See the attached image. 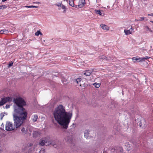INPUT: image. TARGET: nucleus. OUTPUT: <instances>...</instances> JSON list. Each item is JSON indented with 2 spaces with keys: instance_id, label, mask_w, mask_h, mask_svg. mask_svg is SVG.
<instances>
[{
  "instance_id": "nucleus-1",
  "label": "nucleus",
  "mask_w": 153,
  "mask_h": 153,
  "mask_svg": "<svg viewBox=\"0 0 153 153\" xmlns=\"http://www.w3.org/2000/svg\"><path fill=\"white\" fill-rule=\"evenodd\" d=\"M16 105L14 106L13 114L14 125L16 128L20 127L27 119V113L23 107L26 105L25 100L21 97L14 98L13 100Z\"/></svg>"
},
{
  "instance_id": "nucleus-2",
  "label": "nucleus",
  "mask_w": 153,
  "mask_h": 153,
  "mask_svg": "<svg viewBox=\"0 0 153 153\" xmlns=\"http://www.w3.org/2000/svg\"><path fill=\"white\" fill-rule=\"evenodd\" d=\"M53 115L55 120L63 128H68L73 115L71 112L66 111L65 107L59 105L54 109Z\"/></svg>"
},
{
  "instance_id": "nucleus-3",
  "label": "nucleus",
  "mask_w": 153,
  "mask_h": 153,
  "mask_svg": "<svg viewBox=\"0 0 153 153\" xmlns=\"http://www.w3.org/2000/svg\"><path fill=\"white\" fill-rule=\"evenodd\" d=\"M15 126L12 122L7 121L5 124V129L7 131H11L15 129Z\"/></svg>"
},
{
  "instance_id": "nucleus-4",
  "label": "nucleus",
  "mask_w": 153,
  "mask_h": 153,
  "mask_svg": "<svg viewBox=\"0 0 153 153\" xmlns=\"http://www.w3.org/2000/svg\"><path fill=\"white\" fill-rule=\"evenodd\" d=\"M21 131L24 134H31L32 130L31 127L29 126H25L21 128Z\"/></svg>"
},
{
  "instance_id": "nucleus-5",
  "label": "nucleus",
  "mask_w": 153,
  "mask_h": 153,
  "mask_svg": "<svg viewBox=\"0 0 153 153\" xmlns=\"http://www.w3.org/2000/svg\"><path fill=\"white\" fill-rule=\"evenodd\" d=\"M12 101V99L9 97H4L1 99L0 101V105H2L7 102H10Z\"/></svg>"
},
{
  "instance_id": "nucleus-6",
  "label": "nucleus",
  "mask_w": 153,
  "mask_h": 153,
  "mask_svg": "<svg viewBox=\"0 0 153 153\" xmlns=\"http://www.w3.org/2000/svg\"><path fill=\"white\" fill-rule=\"evenodd\" d=\"M55 5L59 7L58 9L59 10H60L61 9L63 10V13H65L66 12L67 8L64 5L62 4V2L56 3Z\"/></svg>"
},
{
  "instance_id": "nucleus-7",
  "label": "nucleus",
  "mask_w": 153,
  "mask_h": 153,
  "mask_svg": "<svg viewBox=\"0 0 153 153\" xmlns=\"http://www.w3.org/2000/svg\"><path fill=\"white\" fill-rule=\"evenodd\" d=\"M48 138H43L40 140L39 142V144L40 146H43L45 143H46V145H48L47 144L48 143Z\"/></svg>"
},
{
  "instance_id": "nucleus-8",
  "label": "nucleus",
  "mask_w": 153,
  "mask_h": 153,
  "mask_svg": "<svg viewBox=\"0 0 153 153\" xmlns=\"http://www.w3.org/2000/svg\"><path fill=\"white\" fill-rule=\"evenodd\" d=\"M132 59L134 63L143 62V59L142 58H140L138 56L134 57Z\"/></svg>"
},
{
  "instance_id": "nucleus-9",
  "label": "nucleus",
  "mask_w": 153,
  "mask_h": 153,
  "mask_svg": "<svg viewBox=\"0 0 153 153\" xmlns=\"http://www.w3.org/2000/svg\"><path fill=\"white\" fill-rule=\"evenodd\" d=\"M134 30V29L131 27L129 30H124V32L125 33V34L126 35H128L129 34H131L133 31Z\"/></svg>"
},
{
  "instance_id": "nucleus-10",
  "label": "nucleus",
  "mask_w": 153,
  "mask_h": 153,
  "mask_svg": "<svg viewBox=\"0 0 153 153\" xmlns=\"http://www.w3.org/2000/svg\"><path fill=\"white\" fill-rule=\"evenodd\" d=\"M85 0H80L79 2V4L78 6L79 7H82L85 4Z\"/></svg>"
},
{
  "instance_id": "nucleus-11",
  "label": "nucleus",
  "mask_w": 153,
  "mask_h": 153,
  "mask_svg": "<svg viewBox=\"0 0 153 153\" xmlns=\"http://www.w3.org/2000/svg\"><path fill=\"white\" fill-rule=\"evenodd\" d=\"M50 145H52L54 147H56V143L54 141L51 140H48V143L47 144V145L48 146Z\"/></svg>"
},
{
  "instance_id": "nucleus-12",
  "label": "nucleus",
  "mask_w": 153,
  "mask_h": 153,
  "mask_svg": "<svg viewBox=\"0 0 153 153\" xmlns=\"http://www.w3.org/2000/svg\"><path fill=\"white\" fill-rule=\"evenodd\" d=\"M92 72L91 70H87L84 72V74L86 76H89Z\"/></svg>"
},
{
  "instance_id": "nucleus-13",
  "label": "nucleus",
  "mask_w": 153,
  "mask_h": 153,
  "mask_svg": "<svg viewBox=\"0 0 153 153\" xmlns=\"http://www.w3.org/2000/svg\"><path fill=\"white\" fill-rule=\"evenodd\" d=\"M100 26L103 30H109V27L106 25L105 24H101L100 25Z\"/></svg>"
},
{
  "instance_id": "nucleus-14",
  "label": "nucleus",
  "mask_w": 153,
  "mask_h": 153,
  "mask_svg": "<svg viewBox=\"0 0 153 153\" xmlns=\"http://www.w3.org/2000/svg\"><path fill=\"white\" fill-rule=\"evenodd\" d=\"M81 78H77V79H75L74 80V82L76 83L77 84H79V85L81 86Z\"/></svg>"
},
{
  "instance_id": "nucleus-15",
  "label": "nucleus",
  "mask_w": 153,
  "mask_h": 153,
  "mask_svg": "<svg viewBox=\"0 0 153 153\" xmlns=\"http://www.w3.org/2000/svg\"><path fill=\"white\" fill-rule=\"evenodd\" d=\"M38 118V116L37 115L35 114L33 115L32 116V120L33 121L35 122L37 121V120Z\"/></svg>"
},
{
  "instance_id": "nucleus-16",
  "label": "nucleus",
  "mask_w": 153,
  "mask_h": 153,
  "mask_svg": "<svg viewBox=\"0 0 153 153\" xmlns=\"http://www.w3.org/2000/svg\"><path fill=\"white\" fill-rule=\"evenodd\" d=\"M89 131L88 130H86L84 132V134L85 137L87 138L89 137Z\"/></svg>"
},
{
  "instance_id": "nucleus-17",
  "label": "nucleus",
  "mask_w": 153,
  "mask_h": 153,
  "mask_svg": "<svg viewBox=\"0 0 153 153\" xmlns=\"http://www.w3.org/2000/svg\"><path fill=\"white\" fill-rule=\"evenodd\" d=\"M74 0H69V4L72 7H74Z\"/></svg>"
},
{
  "instance_id": "nucleus-18",
  "label": "nucleus",
  "mask_w": 153,
  "mask_h": 153,
  "mask_svg": "<svg viewBox=\"0 0 153 153\" xmlns=\"http://www.w3.org/2000/svg\"><path fill=\"white\" fill-rule=\"evenodd\" d=\"M72 137L71 136H69L67 137L66 139V141L70 143L72 141Z\"/></svg>"
},
{
  "instance_id": "nucleus-19",
  "label": "nucleus",
  "mask_w": 153,
  "mask_h": 153,
  "mask_svg": "<svg viewBox=\"0 0 153 153\" xmlns=\"http://www.w3.org/2000/svg\"><path fill=\"white\" fill-rule=\"evenodd\" d=\"M1 34H7L8 33V31L7 30H1L0 32Z\"/></svg>"
},
{
  "instance_id": "nucleus-20",
  "label": "nucleus",
  "mask_w": 153,
  "mask_h": 153,
  "mask_svg": "<svg viewBox=\"0 0 153 153\" xmlns=\"http://www.w3.org/2000/svg\"><path fill=\"white\" fill-rule=\"evenodd\" d=\"M95 13L97 14H99L100 16H103L104 14L102 15L101 11L100 10H95Z\"/></svg>"
},
{
  "instance_id": "nucleus-21",
  "label": "nucleus",
  "mask_w": 153,
  "mask_h": 153,
  "mask_svg": "<svg viewBox=\"0 0 153 153\" xmlns=\"http://www.w3.org/2000/svg\"><path fill=\"white\" fill-rule=\"evenodd\" d=\"M100 58L103 59H105L106 60H111V59H110V58H107L104 56H101Z\"/></svg>"
},
{
  "instance_id": "nucleus-22",
  "label": "nucleus",
  "mask_w": 153,
  "mask_h": 153,
  "mask_svg": "<svg viewBox=\"0 0 153 153\" xmlns=\"http://www.w3.org/2000/svg\"><path fill=\"white\" fill-rule=\"evenodd\" d=\"M93 85L96 88H98L100 86V83H95L93 84Z\"/></svg>"
},
{
  "instance_id": "nucleus-23",
  "label": "nucleus",
  "mask_w": 153,
  "mask_h": 153,
  "mask_svg": "<svg viewBox=\"0 0 153 153\" xmlns=\"http://www.w3.org/2000/svg\"><path fill=\"white\" fill-rule=\"evenodd\" d=\"M144 28L146 31H149L151 32H152V31L149 27L147 26H145L144 27Z\"/></svg>"
},
{
  "instance_id": "nucleus-24",
  "label": "nucleus",
  "mask_w": 153,
  "mask_h": 153,
  "mask_svg": "<svg viewBox=\"0 0 153 153\" xmlns=\"http://www.w3.org/2000/svg\"><path fill=\"white\" fill-rule=\"evenodd\" d=\"M25 7H27V8H37V6H33V5L26 6H25Z\"/></svg>"
},
{
  "instance_id": "nucleus-25",
  "label": "nucleus",
  "mask_w": 153,
  "mask_h": 153,
  "mask_svg": "<svg viewBox=\"0 0 153 153\" xmlns=\"http://www.w3.org/2000/svg\"><path fill=\"white\" fill-rule=\"evenodd\" d=\"M144 19V17H140V19L139 20H137V21H142ZM135 20H136V19H135Z\"/></svg>"
},
{
  "instance_id": "nucleus-26",
  "label": "nucleus",
  "mask_w": 153,
  "mask_h": 153,
  "mask_svg": "<svg viewBox=\"0 0 153 153\" xmlns=\"http://www.w3.org/2000/svg\"><path fill=\"white\" fill-rule=\"evenodd\" d=\"M13 64V62L12 61L8 65V67L10 68V67L12 66Z\"/></svg>"
},
{
  "instance_id": "nucleus-27",
  "label": "nucleus",
  "mask_w": 153,
  "mask_h": 153,
  "mask_svg": "<svg viewBox=\"0 0 153 153\" xmlns=\"http://www.w3.org/2000/svg\"><path fill=\"white\" fill-rule=\"evenodd\" d=\"M4 116V114H3L2 113H1L0 114V119L2 120L3 117Z\"/></svg>"
},
{
  "instance_id": "nucleus-28",
  "label": "nucleus",
  "mask_w": 153,
  "mask_h": 153,
  "mask_svg": "<svg viewBox=\"0 0 153 153\" xmlns=\"http://www.w3.org/2000/svg\"><path fill=\"white\" fill-rule=\"evenodd\" d=\"M41 33L39 31H38L36 32L35 33V34L36 36H38L39 34Z\"/></svg>"
},
{
  "instance_id": "nucleus-29",
  "label": "nucleus",
  "mask_w": 153,
  "mask_h": 153,
  "mask_svg": "<svg viewBox=\"0 0 153 153\" xmlns=\"http://www.w3.org/2000/svg\"><path fill=\"white\" fill-rule=\"evenodd\" d=\"M149 58H150L149 57L147 56H146L145 57L142 58L143 59V61H144L146 59Z\"/></svg>"
},
{
  "instance_id": "nucleus-30",
  "label": "nucleus",
  "mask_w": 153,
  "mask_h": 153,
  "mask_svg": "<svg viewBox=\"0 0 153 153\" xmlns=\"http://www.w3.org/2000/svg\"><path fill=\"white\" fill-rule=\"evenodd\" d=\"M4 124H2L1 125V127H0V128L2 129V130H4Z\"/></svg>"
},
{
  "instance_id": "nucleus-31",
  "label": "nucleus",
  "mask_w": 153,
  "mask_h": 153,
  "mask_svg": "<svg viewBox=\"0 0 153 153\" xmlns=\"http://www.w3.org/2000/svg\"><path fill=\"white\" fill-rule=\"evenodd\" d=\"M45 150L43 149H41L39 152V153H45Z\"/></svg>"
},
{
  "instance_id": "nucleus-32",
  "label": "nucleus",
  "mask_w": 153,
  "mask_h": 153,
  "mask_svg": "<svg viewBox=\"0 0 153 153\" xmlns=\"http://www.w3.org/2000/svg\"><path fill=\"white\" fill-rule=\"evenodd\" d=\"M28 146V147H30L32 146L33 144L30 143H29L27 144Z\"/></svg>"
},
{
  "instance_id": "nucleus-33",
  "label": "nucleus",
  "mask_w": 153,
  "mask_h": 153,
  "mask_svg": "<svg viewBox=\"0 0 153 153\" xmlns=\"http://www.w3.org/2000/svg\"><path fill=\"white\" fill-rule=\"evenodd\" d=\"M37 133V132L36 131H35L33 132V134L34 137H36V135H35Z\"/></svg>"
},
{
  "instance_id": "nucleus-34",
  "label": "nucleus",
  "mask_w": 153,
  "mask_h": 153,
  "mask_svg": "<svg viewBox=\"0 0 153 153\" xmlns=\"http://www.w3.org/2000/svg\"><path fill=\"white\" fill-rule=\"evenodd\" d=\"M10 105H7L5 106V108L6 109H8L10 108Z\"/></svg>"
},
{
  "instance_id": "nucleus-35",
  "label": "nucleus",
  "mask_w": 153,
  "mask_h": 153,
  "mask_svg": "<svg viewBox=\"0 0 153 153\" xmlns=\"http://www.w3.org/2000/svg\"><path fill=\"white\" fill-rule=\"evenodd\" d=\"M2 113L3 114H4V116L5 115H7V112H3Z\"/></svg>"
},
{
  "instance_id": "nucleus-36",
  "label": "nucleus",
  "mask_w": 153,
  "mask_h": 153,
  "mask_svg": "<svg viewBox=\"0 0 153 153\" xmlns=\"http://www.w3.org/2000/svg\"><path fill=\"white\" fill-rule=\"evenodd\" d=\"M1 143H0V152H1L2 150V149H1Z\"/></svg>"
},
{
  "instance_id": "nucleus-37",
  "label": "nucleus",
  "mask_w": 153,
  "mask_h": 153,
  "mask_svg": "<svg viewBox=\"0 0 153 153\" xmlns=\"http://www.w3.org/2000/svg\"><path fill=\"white\" fill-rule=\"evenodd\" d=\"M3 6H0V9H1L2 8Z\"/></svg>"
},
{
  "instance_id": "nucleus-38",
  "label": "nucleus",
  "mask_w": 153,
  "mask_h": 153,
  "mask_svg": "<svg viewBox=\"0 0 153 153\" xmlns=\"http://www.w3.org/2000/svg\"><path fill=\"white\" fill-rule=\"evenodd\" d=\"M150 16H153V13H151L150 15Z\"/></svg>"
},
{
  "instance_id": "nucleus-39",
  "label": "nucleus",
  "mask_w": 153,
  "mask_h": 153,
  "mask_svg": "<svg viewBox=\"0 0 153 153\" xmlns=\"http://www.w3.org/2000/svg\"><path fill=\"white\" fill-rule=\"evenodd\" d=\"M2 0V1L4 2V1H7V0Z\"/></svg>"
},
{
  "instance_id": "nucleus-40",
  "label": "nucleus",
  "mask_w": 153,
  "mask_h": 153,
  "mask_svg": "<svg viewBox=\"0 0 153 153\" xmlns=\"http://www.w3.org/2000/svg\"><path fill=\"white\" fill-rule=\"evenodd\" d=\"M103 153H107V152H106L105 151V149L104 150V151Z\"/></svg>"
},
{
  "instance_id": "nucleus-41",
  "label": "nucleus",
  "mask_w": 153,
  "mask_h": 153,
  "mask_svg": "<svg viewBox=\"0 0 153 153\" xmlns=\"http://www.w3.org/2000/svg\"><path fill=\"white\" fill-rule=\"evenodd\" d=\"M28 153H33L32 152L29 151Z\"/></svg>"
},
{
  "instance_id": "nucleus-42",
  "label": "nucleus",
  "mask_w": 153,
  "mask_h": 153,
  "mask_svg": "<svg viewBox=\"0 0 153 153\" xmlns=\"http://www.w3.org/2000/svg\"><path fill=\"white\" fill-rule=\"evenodd\" d=\"M150 22H152L153 23V21H150Z\"/></svg>"
},
{
  "instance_id": "nucleus-43",
  "label": "nucleus",
  "mask_w": 153,
  "mask_h": 153,
  "mask_svg": "<svg viewBox=\"0 0 153 153\" xmlns=\"http://www.w3.org/2000/svg\"><path fill=\"white\" fill-rule=\"evenodd\" d=\"M37 3H40L39 2H36Z\"/></svg>"
},
{
  "instance_id": "nucleus-44",
  "label": "nucleus",
  "mask_w": 153,
  "mask_h": 153,
  "mask_svg": "<svg viewBox=\"0 0 153 153\" xmlns=\"http://www.w3.org/2000/svg\"><path fill=\"white\" fill-rule=\"evenodd\" d=\"M150 14H148V15L149 16H150Z\"/></svg>"
},
{
  "instance_id": "nucleus-45",
  "label": "nucleus",
  "mask_w": 153,
  "mask_h": 153,
  "mask_svg": "<svg viewBox=\"0 0 153 153\" xmlns=\"http://www.w3.org/2000/svg\"><path fill=\"white\" fill-rule=\"evenodd\" d=\"M144 1H146V0H143Z\"/></svg>"
},
{
  "instance_id": "nucleus-46",
  "label": "nucleus",
  "mask_w": 153,
  "mask_h": 153,
  "mask_svg": "<svg viewBox=\"0 0 153 153\" xmlns=\"http://www.w3.org/2000/svg\"><path fill=\"white\" fill-rule=\"evenodd\" d=\"M64 1H67V0H64Z\"/></svg>"
}]
</instances>
